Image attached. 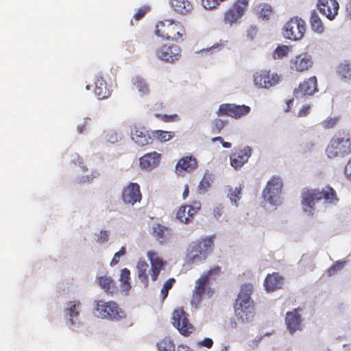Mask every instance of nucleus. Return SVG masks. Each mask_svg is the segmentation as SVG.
<instances>
[{"mask_svg": "<svg viewBox=\"0 0 351 351\" xmlns=\"http://www.w3.org/2000/svg\"><path fill=\"white\" fill-rule=\"evenodd\" d=\"M253 291L252 284L243 285L234 305L235 315L243 323L252 322L255 316L254 304L251 298Z\"/></svg>", "mask_w": 351, "mask_h": 351, "instance_id": "obj_1", "label": "nucleus"}, {"mask_svg": "<svg viewBox=\"0 0 351 351\" xmlns=\"http://www.w3.org/2000/svg\"><path fill=\"white\" fill-rule=\"evenodd\" d=\"M326 154L330 158H344L351 154V130H341L330 138Z\"/></svg>", "mask_w": 351, "mask_h": 351, "instance_id": "obj_2", "label": "nucleus"}, {"mask_svg": "<svg viewBox=\"0 0 351 351\" xmlns=\"http://www.w3.org/2000/svg\"><path fill=\"white\" fill-rule=\"evenodd\" d=\"M215 239V235H210L193 241L187 250L186 263L194 264L206 260L214 250Z\"/></svg>", "mask_w": 351, "mask_h": 351, "instance_id": "obj_3", "label": "nucleus"}, {"mask_svg": "<svg viewBox=\"0 0 351 351\" xmlns=\"http://www.w3.org/2000/svg\"><path fill=\"white\" fill-rule=\"evenodd\" d=\"M220 272V267L216 266L204 273L195 280L191 300L192 305L197 307L202 302L205 295L210 296L213 294V290L208 286L209 282L211 279H215V276H218Z\"/></svg>", "mask_w": 351, "mask_h": 351, "instance_id": "obj_4", "label": "nucleus"}, {"mask_svg": "<svg viewBox=\"0 0 351 351\" xmlns=\"http://www.w3.org/2000/svg\"><path fill=\"white\" fill-rule=\"evenodd\" d=\"M155 34L162 40L182 41L185 35V28L179 21L165 19L156 24Z\"/></svg>", "mask_w": 351, "mask_h": 351, "instance_id": "obj_5", "label": "nucleus"}, {"mask_svg": "<svg viewBox=\"0 0 351 351\" xmlns=\"http://www.w3.org/2000/svg\"><path fill=\"white\" fill-rule=\"evenodd\" d=\"M95 313L101 319L119 320L125 316L124 311L114 301L95 300Z\"/></svg>", "mask_w": 351, "mask_h": 351, "instance_id": "obj_6", "label": "nucleus"}, {"mask_svg": "<svg viewBox=\"0 0 351 351\" xmlns=\"http://www.w3.org/2000/svg\"><path fill=\"white\" fill-rule=\"evenodd\" d=\"M284 36L291 40H301L306 32V22L298 16L291 18L284 26Z\"/></svg>", "mask_w": 351, "mask_h": 351, "instance_id": "obj_7", "label": "nucleus"}, {"mask_svg": "<svg viewBox=\"0 0 351 351\" xmlns=\"http://www.w3.org/2000/svg\"><path fill=\"white\" fill-rule=\"evenodd\" d=\"M282 188V182L280 178L273 176L267 182L263 191V197L269 204H277L279 195Z\"/></svg>", "mask_w": 351, "mask_h": 351, "instance_id": "obj_8", "label": "nucleus"}, {"mask_svg": "<svg viewBox=\"0 0 351 351\" xmlns=\"http://www.w3.org/2000/svg\"><path fill=\"white\" fill-rule=\"evenodd\" d=\"M189 315L183 309H176L172 313V324L180 333L185 337L190 335L193 330V326L189 322Z\"/></svg>", "mask_w": 351, "mask_h": 351, "instance_id": "obj_9", "label": "nucleus"}, {"mask_svg": "<svg viewBox=\"0 0 351 351\" xmlns=\"http://www.w3.org/2000/svg\"><path fill=\"white\" fill-rule=\"evenodd\" d=\"M247 5L248 0H237V1L225 12L223 19V23L232 26L243 16Z\"/></svg>", "mask_w": 351, "mask_h": 351, "instance_id": "obj_10", "label": "nucleus"}, {"mask_svg": "<svg viewBox=\"0 0 351 351\" xmlns=\"http://www.w3.org/2000/svg\"><path fill=\"white\" fill-rule=\"evenodd\" d=\"M280 77L278 74L269 70H262L254 74V83L258 88H269L278 84Z\"/></svg>", "mask_w": 351, "mask_h": 351, "instance_id": "obj_11", "label": "nucleus"}, {"mask_svg": "<svg viewBox=\"0 0 351 351\" xmlns=\"http://www.w3.org/2000/svg\"><path fill=\"white\" fill-rule=\"evenodd\" d=\"M250 112V107L244 104H223L219 106L217 114L218 116H227L239 119L247 114Z\"/></svg>", "mask_w": 351, "mask_h": 351, "instance_id": "obj_12", "label": "nucleus"}, {"mask_svg": "<svg viewBox=\"0 0 351 351\" xmlns=\"http://www.w3.org/2000/svg\"><path fill=\"white\" fill-rule=\"evenodd\" d=\"M182 50L176 45L164 44L156 51L158 58L167 62L173 63L181 57Z\"/></svg>", "mask_w": 351, "mask_h": 351, "instance_id": "obj_13", "label": "nucleus"}, {"mask_svg": "<svg viewBox=\"0 0 351 351\" xmlns=\"http://www.w3.org/2000/svg\"><path fill=\"white\" fill-rule=\"evenodd\" d=\"M318 91L317 80L315 76H311L300 83L293 90L296 98L304 96H312Z\"/></svg>", "mask_w": 351, "mask_h": 351, "instance_id": "obj_14", "label": "nucleus"}, {"mask_svg": "<svg viewBox=\"0 0 351 351\" xmlns=\"http://www.w3.org/2000/svg\"><path fill=\"white\" fill-rule=\"evenodd\" d=\"M313 64L312 56L306 52L297 55L290 60V69L298 73L308 71Z\"/></svg>", "mask_w": 351, "mask_h": 351, "instance_id": "obj_15", "label": "nucleus"}, {"mask_svg": "<svg viewBox=\"0 0 351 351\" xmlns=\"http://www.w3.org/2000/svg\"><path fill=\"white\" fill-rule=\"evenodd\" d=\"M301 311L302 308L298 307L286 313L285 319V324L287 330L291 335L302 330V318L299 313Z\"/></svg>", "mask_w": 351, "mask_h": 351, "instance_id": "obj_16", "label": "nucleus"}, {"mask_svg": "<svg viewBox=\"0 0 351 351\" xmlns=\"http://www.w3.org/2000/svg\"><path fill=\"white\" fill-rule=\"evenodd\" d=\"M121 198L123 202L128 204L134 205L140 202L142 199V194L139 184L134 182L130 183L123 189Z\"/></svg>", "mask_w": 351, "mask_h": 351, "instance_id": "obj_17", "label": "nucleus"}, {"mask_svg": "<svg viewBox=\"0 0 351 351\" xmlns=\"http://www.w3.org/2000/svg\"><path fill=\"white\" fill-rule=\"evenodd\" d=\"M147 256L151 264L150 275L153 281H156L161 271L166 265V261L159 256L157 252L149 251L147 252Z\"/></svg>", "mask_w": 351, "mask_h": 351, "instance_id": "obj_18", "label": "nucleus"}, {"mask_svg": "<svg viewBox=\"0 0 351 351\" xmlns=\"http://www.w3.org/2000/svg\"><path fill=\"white\" fill-rule=\"evenodd\" d=\"M132 139L140 146L152 143L153 139L144 127L134 125L131 129Z\"/></svg>", "mask_w": 351, "mask_h": 351, "instance_id": "obj_19", "label": "nucleus"}, {"mask_svg": "<svg viewBox=\"0 0 351 351\" xmlns=\"http://www.w3.org/2000/svg\"><path fill=\"white\" fill-rule=\"evenodd\" d=\"M317 7L319 12L329 20H333L338 14L339 5L336 0H319Z\"/></svg>", "mask_w": 351, "mask_h": 351, "instance_id": "obj_20", "label": "nucleus"}, {"mask_svg": "<svg viewBox=\"0 0 351 351\" xmlns=\"http://www.w3.org/2000/svg\"><path fill=\"white\" fill-rule=\"evenodd\" d=\"M251 155L252 149L250 147L235 151L230 156L231 166L235 169H240L248 161Z\"/></svg>", "mask_w": 351, "mask_h": 351, "instance_id": "obj_21", "label": "nucleus"}, {"mask_svg": "<svg viewBox=\"0 0 351 351\" xmlns=\"http://www.w3.org/2000/svg\"><path fill=\"white\" fill-rule=\"evenodd\" d=\"M197 167V160L193 156H186L181 158L176 165V171L178 175H184L195 170Z\"/></svg>", "mask_w": 351, "mask_h": 351, "instance_id": "obj_22", "label": "nucleus"}, {"mask_svg": "<svg viewBox=\"0 0 351 351\" xmlns=\"http://www.w3.org/2000/svg\"><path fill=\"white\" fill-rule=\"evenodd\" d=\"M160 159L161 155L156 152L145 154L139 158L140 167L143 169L152 170L159 165Z\"/></svg>", "mask_w": 351, "mask_h": 351, "instance_id": "obj_23", "label": "nucleus"}, {"mask_svg": "<svg viewBox=\"0 0 351 351\" xmlns=\"http://www.w3.org/2000/svg\"><path fill=\"white\" fill-rule=\"evenodd\" d=\"M283 285V278L278 273L268 274L265 279L264 285L267 291H274L281 289Z\"/></svg>", "mask_w": 351, "mask_h": 351, "instance_id": "obj_24", "label": "nucleus"}, {"mask_svg": "<svg viewBox=\"0 0 351 351\" xmlns=\"http://www.w3.org/2000/svg\"><path fill=\"white\" fill-rule=\"evenodd\" d=\"M137 276L141 282L147 288L149 285V265L145 260L140 259L136 265Z\"/></svg>", "mask_w": 351, "mask_h": 351, "instance_id": "obj_25", "label": "nucleus"}, {"mask_svg": "<svg viewBox=\"0 0 351 351\" xmlns=\"http://www.w3.org/2000/svg\"><path fill=\"white\" fill-rule=\"evenodd\" d=\"M337 73L344 82L351 83V62L343 60L337 66Z\"/></svg>", "mask_w": 351, "mask_h": 351, "instance_id": "obj_26", "label": "nucleus"}, {"mask_svg": "<svg viewBox=\"0 0 351 351\" xmlns=\"http://www.w3.org/2000/svg\"><path fill=\"white\" fill-rule=\"evenodd\" d=\"M153 232L156 240L160 243H165L171 237V230L160 223L153 228Z\"/></svg>", "mask_w": 351, "mask_h": 351, "instance_id": "obj_27", "label": "nucleus"}, {"mask_svg": "<svg viewBox=\"0 0 351 351\" xmlns=\"http://www.w3.org/2000/svg\"><path fill=\"white\" fill-rule=\"evenodd\" d=\"M97 282L101 288L108 294L113 295L117 290L116 283L110 276H99Z\"/></svg>", "mask_w": 351, "mask_h": 351, "instance_id": "obj_28", "label": "nucleus"}, {"mask_svg": "<svg viewBox=\"0 0 351 351\" xmlns=\"http://www.w3.org/2000/svg\"><path fill=\"white\" fill-rule=\"evenodd\" d=\"M170 3L176 12L182 14H189L193 9V3L188 0H170Z\"/></svg>", "mask_w": 351, "mask_h": 351, "instance_id": "obj_29", "label": "nucleus"}, {"mask_svg": "<svg viewBox=\"0 0 351 351\" xmlns=\"http://www.w3.org/2000/svg\"><path fill=\"white\" fill-rule=\"evenodd\" d=\"M94 92L99 99L107 98L110 95V93L107 87V83L103 77H99L97 78L95 82Z\"/></svg>", "mask_w": 351, "mask_h": 351, "instance_id": "obj_30", "label": "nucleus"}, {"mask_svg": "<svg viewBox=\"0 0 351 351\" xmlns=\"http://www.w3.org/2000/svg\"><path fill=\"white\" fill-rule=\"evenodd\" d=\"M318 195V199H324L329 203H334L338 201L335 191L330 186H326L322 190L316 189Z\"/></svg>", "mask_w": 351, "mask_h": 351, "instance_id": "obj_31", "label": "nucleus"}, {"mask_svg": "<svg viewBox=\"0 0 351 351\" xmlns=\"http://www.w3.org/2000/svg\"><path fill=\"white\" fill-rule=\"evenodd\" d=\"M64 314L69 317L71 324H73V318H77L80 315L81 303L79 300L70 301L67 302Z\"/></svg>", "mask_w": 351, "mask_h": 351, "instance_id": "obj_32", "label": "nucleus"}, {"mask_svg": "<svg viewBox=\"0 0 351 351\" xmlns=\"http://www.w3.org/2000/svg\"><path fill=\"white\" fill-rule=\"evenodd\" d=\"M318 195L316 189H304L302 193V204L313 208L315 202L318 201Z\"/></svg>", "mask_w": 351, "mask_h": 351, "instance_id": "obj_33", "label": "nucleus"}, {"mask_svg": "<svg viewBox=\"0 0 351 351\" xmlns=\"http://www.w3.org/2000/svg\"><path fill=\"white\" fill-rule=\"evenodd\" d=\"M132 84L135 88L138 91L141 96L147 95L149 92V85L146 81L141 77L136 76L133 78Z\"/></svg>", "mask_w": 351, "mask_h": 351, "instance_id": "obj_34", "label": "nucleus"}, {"mask_svg": "<svg viewBox=\"0 0 351 351\" xmlns=\"http://www.w3.org/2000/svg\"><path fill=\"white\" fill-rule=\"evenodd\" d=\"M310 23L312 29L319 34H322L324 31V26L320 19L318 14L315 10L311 12Z\"/></svg>", "mask_w": 351, "mask_h": 351, "instance_id": "obj_35", "label": "nucleus"}, {"mask_svg": "<svg viewBox=\"0 0 351 351\" xmlns=\"http://www.w3.org/2000/svg\"><path fill=\"white\" fill-rule=\"evenodd\" d=\"M130 280V271L128 269L124 268L121 270L120 281L123 291L128 293L131 289V285L129 282Z\"/></svg>", "mask_w": 351, "mask_h": 351, "instance_id": "obj_36", "label": "nucleus"}, {"mask_svg": "<svg viewBox=\"0 0 351 351\" xmlns=\"http://www.w3.org/2000/svg\"><path fill=\"white\" fill-rule=\"evenodd\" d=\"M188 205L181 206L176 213V218L181 222L189 223L192 221L193 217H190L187 213Z\"/></svg>", "mask_w": 351, "mask_h": 351, "instance_id": "obj_37", "label": "nucleus"}, {"mask_svg": "<svg viewBox=\"0 0 351 351\" xmlns=\"http://www.w3.org/2000/svg\"><path fill=\"white\" fill-rule=\"evenodd\" d=\"M158 351H178L173 341L169 337H165L158 343Z\"/></svg>", "mask_w": 351, "mask_h": 351, "instance_id": "obj_38", "label": "nucleus"}, {"mask_svg": "<svg viewBox=\"0 0 351 351\" xmlns=\"http://www.w3.org/2000/svg\"><path fill=\"white\" fill-rule=\"evenodd\" d=\"M153 136L160 142H166L173 138L175 133L173 132L158 130L153 132Z\"/></svg>", "mask_w": 351, "mask_h": 351, "instance_id": "obj_39", "label": "nucleus"}, {"mask_svg": "<svg viewBox=\"0 0 351 351\" xmlns=\"http://www.w3.org/2000/svg\"><path fill=\"white\" fill-rule=\"evenodd\" d=\"M241 190L242 187L241 186H239V187L229 189L228 197L230 199L231 202L234 204L236 206H237V201L241 199Z\"/></svg>", "mask_w": 351, "mask_h": 351, "instance_id": "obj_40", "label": "nucleus"}, {"mask_svg": "<svg viewBox=\"0 0 351 351\" xmlns=\"http://www.w3.org/2000/svg\"><path fill=\"white\" fill-rule=\"evenodd\" d=\"M176 280L173 278H171L168 279L167 281H165L162 288L161 289V296L162 300H164L167 297L169 290H170L172 288Z\"/></svg>", "mask_w": 351, "mask_h": 351, "instance_id": "obj_41", "label": "nucleus"}, {"mask_svg": "<svg viewBox=\"0 0 351 351\" xmlns=\"http://www.w3.org/2000/svg\"><path fill=\"white\" fill-rule=\"evenodd\" d=\"M225 125V123L220 119H215L211 125V132L213 134H219L221 132Z\"/></svg>", "mask_w": 351, "mask_h": 351, "instance_id": "obj_42", "label": "nucleus"}, {"mask_svg": "<svg viewBox=\"0 0 351 351\" xmlns=\"http://www.w3.org/2000/svg\"><path fill=\"white\" fill-rule=\"evenodd\" d=\"M346 265L345 261L342 262H336L335 264H333L331 267H330L328 270L327 273L329 276L335 275L338 271L341 270Z\"/></svg>", "mask_w": 351, "mask_h": 351, "instance_id": "obj_43", "label": "nucleus"}, {"mask_svg": "<svg viewBox=\"0 0 351 351\" xmlns=\"http://www.w3.org/2000/svg\"><path fill=\"white\" fill-rule=\"evenodd\" d=\"M289 49L287 45H280L276 47L274 52V58H282L287 56Z\"/></svg>", "mask_w": 351, "mask_h": 351, "instance_id": "obj_44", "label": "nucleus"}, {"mask_svg": "<svg viewBox=\"0 0 351 351\" xmlns=\"http://www.w3.org/2000/svg\"><path fill=\"white\" fill-rule=\"evenodd\" d=\"M106 139L110 143H115L121 139V136L117 132L114 130H109L106 134Z\"/></svg>", "mask_w": 351, "mask_h": 351, "instance_id": "obj_45", "label": "nucleus"}, {"mask_svg": "<svg viewBox=\"0 0 351 351\" xmlns=\"http://www.w3.org/2000/svg\"><path fill=\"white\" fill-rule=\"evenodd\" d=\"M339 121L338 117H328L322 122V125L324 129H330L335 127Z\"/></svg>", "mask_w": 351, "mask_h": 351, "instance_id": "obj_46", "label": "nucleus"}, {"mask_svg": "<svg viewBox=\"0 0 351 351\" xmlns=\"http://www.w3.org/2000/svg\"><path fill=\"white\" fill-rule=\"evenodd\" d=\"M156 117L159 118L161 121L164 122H175L178 121L179 120V117L176 114H156Z\"/></svg>", "mask_w": 351, "mask_h": 351, "instance_id": "obj_47", "label": "nucleus"}, {"mask_svg": "<svg viewBox=\"0 0 351 351\" xmlns=\"http://www.w3.org/2000/svg\"><path fill=\"white\" fill-rule=\"evenodd\" d=\"M201 208L199 202H194L191 205H188L187 213L190 217H193Z\"/></svg>", "mask_w": 351, "mask_h": 351, "instance_id": "obj_48", "label": "nucleus"}, {"mask_svg": "<svg viewBox=\"0 0 351 351\" xmlns=\"http://www.w3.org/2000/svg\"><path fill=\"white\" fill-rule=\"evenodd\" d=\"M125 253H126L125 247H122L119 250V252H117L114 254V257L110 262V265L111 266L116 265L119 263L120 257L124 256L125 254Z\"/></svg>", "mask_w": 351, "mask_h": 351, "instance_id": "obj_49", "label": "nucleus"}, {"mask_svg": "<svg viewBox=\"0 0 351 351\" xmlns=\"http://www.w3.org/2000/svg\"><path fill=\"white\" fill-rule=\"evenodd\" d=\"M149 10V6H146V5L142 6L135 13L134 18L135 19V20L139 21L144 17V16L148 12Z\"/></svg>", "mask_w": 351, "mask_h": 351, "instance_id": "obj_50", "label": "nucleus"}, {"mask_svg": "<svg viewBox=\"0 0 351 351\" xmlns=\"http://www.w3.org/2000/svg\"><path fill=\"white\" fill-rule=\"evenodd\" d=\"M209 187H210L209 181L207 179L204 178L199 183L198 191L199 193H204L208 190V189Z\"/></svg>", "mask_w": 351, "mask_h": 351, "instance_id": "obj_51", "label": "nucleus"}, {"mask_svg": "<svg viewBox=\"0 0 351 351\" xmlns=\"http://www.w3.org/2000/svg\"><path fill=\"white\" fill-rule=\"evenodd\" d=\"M257 32L258 30L256 27H249L246 30V39L247 40H252L256 37Z\"/></svg>", "mask_w": 351, "mask_h": 351, "instance_id": "obj_52", "label": "nucleus"}, {"mask_svg": "<svg viewBox=\"0 0 351 351\" xmlns=\"http://www.w3.org/2000/svg\"><path fill=\"white\" fill-rule=\"evenodd\" d=\"M108 237L109 235L108 231L101 230L96 241L100 244L104 243L108 241Z\"/></svg>", "mask_w": 351, "mask_h": 351, "instance_id": "obj_53", "label": "nucleus"}, {"mask_svg": "<svg viewBox=\"0 0 351 351\" xmlns=\"http://www.w3.org/2000/svg\"><path fill=\"white\" fill-rule=\"evenodd\" d=\"M223 213V206L221 204L217 205L213 208V214L215 219H219Z\"/></svg>", "mask_w": 351, "mask_h": 351, "instance_id": "obj_54", "label": "nucleus"}, {"mask_svg": "<svg viewBox=\"0 0 351 351\" xmlns=\"http://www.w3.org/2000/svg\"><path fill=\"white\" fill-rule=\"evenodd\" d=\"M311 110L310 105H304L298 112V117H303L309 114Z\"/></svg>", "mask_w": 351, "mask_h": 351, "instance_id": "obj_55", "label": "nucleus"}, {"mask_svg": "<svg viewBox=\"0 0 351 351\" xmlns=\"http://www.w3.org/2000/svg\"><path fill=\"white\" fill-rule=\"evenodd\" d=\"M199 345L206 348H211L213 345V341L210 338H205L200 343Z\"/></svg>", "mask_w": 351, "mask_h": 351, "instance_id": "obj_56", "label": "nucleus"}, {"mask_svg": "<svg viewBox=\"0 0 351 351\" xmlns=\"http://www.w3.org/2000/svg\"><path fill=\"white\" fill-rule=\"evenodd\" d=\"M344 173L347 178L351 180V158L348 160L345 167Z\"/></svg>", "mask_w": 351, "mask_h": 351, "instance_id": "obj_57", "label": "nucleus"}, {"mask_svg": "<svg viewBox=\"0 0 351 351\" xmlns=\"http://www.w3.org/2000/svg\"><path fill=\"white\" fill-rule=\"evenodd\" d=\"M90 121V120L89 119H88L87 120L84 121V122L82 124L79 125L77 126L78 132H79L80 134H82V133L83 132V131L85 130V128H86V125H87V123H88V121Z\"/></svg>", "mask_w": 351, "mask_h": 351, "instance_id": "obj_58", "label": "nucleus"}, {"mask_svg": "<svg viewBox=\"0 0 351 351\" xmlns=\"http://www.w3.org/2000/svg\"><path fill=\"white\" fill-rule=\"evenodd\" d=\"M178 351H193L188 346L184 345H179L178 346Z\"/></svg>", "mask_w": 351, "mask_h": 351, "instance_id": "obj_59", "label": "nucleus"}, {"mask_svg": "<svg viewBox=\"0 0 351 351\" xmlns=\"http://www.w3.org/2000/svg\"><path fill=\"white\" fill-rule=\"evenodd\" d=\"M293 98L290 99H288L287 101V108L285 110L286 112H289L290 110V109L291 108V106L293 105Z\"/></svg>", "mask_w": 351, "mask_h": 351, "instance_id": "obj_60", "label": "nucleus"}, {"mask_svg": "<svg viewBox=\"0 0 351 351\" xmlns=\"http://www.w3.org/2000/svg\"><path fill=\"white\" fill-rule=\"evenodd\" d=\"M189 186L186 185V186H185V189H184V191L182 194L184 199L186 198L189 196Z\"/></svg>", "mask_w": 351, "mask_h": 351, "instance_id": "obj_61", "label": "nucleus"}, {"mask_svg": "<svg viewBox=\"0 0 351 351\" xmlns=\"http://www.w3.org/2000/svg\"><path fill=\"white\" fill-rule=\"evenodd\" d=\"M222 144V146L224 147V148H230L231 146H232V144L230 143H228V142H225L224 141H223V142L221 143Z\"/></svg>", "mask_w": 351, "mask_h": 351, "instance_id": "obj_62", "label": "nucleus"}, {"mask_svg": "<svg viewBox=\"0 0 351 351\" xmlns=\"http://www.w3.org/2000/svg\"><path fill=\"white\" fill-rule=\"evenodd\" d=\"M346 10L349 13L350 17H351V1L348 2L346 4Z\"/></svg>", "mask_w": 351, "mask_h": 351, "instance_id": "obj_63", "label": "nucleus"}, {"mask_svg": "<svg viewBox=\"0 0 351 351\" xmlns=\"http://www.w3.org/2000/svg\"><path fill=\"white\" fill-rule=\"evenodd\" d=\"M212 141H213V142H215V141H219V142L222 143V142H223V138H222V137H221V136H217V137H214V138H212Z\"/></svg>", "mask_w": 351, "mask_h": 351, "instance_id": "obj_64", "label": "nucleus"}]
</instances>
